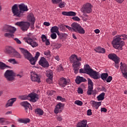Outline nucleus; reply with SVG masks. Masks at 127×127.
<instances>
[{"label": "nucleus", "mask_w": 127, "mask_h": 127, "mask_svg": "<svg viewBox=\"0 0 127 127\" xmlns=\"http://www.w3.org/2000/svg\"><path fill=\"white\" fill-rule=\"evenodd\" d=\"M12 12L14 16L16 17H21L23 16L25 11H28L27 5L24 3H21L19 5L14 4L11 8Z\"/></svg>", "instance_id": "1"}, {"label": "nucleus", "mask_w": 127, "mask_h": 127, "mask_svg": "<svg viewBox=\"0 0 127 127\" xmlns=\"http://www.w3.org/2000/svg\"><path fill=\"white\" fill-rule=\"evenodd\" d=\"M69 60L70 63H72V67L74 73L78 74L79 69H80V66H81V63H80V62L82 61V58H78L77 55L74 54L70 57Z\"/></svg>", "instance_id": "2"}, {"label": "nucleus", "mask_w": 127, "mask_h": 127, "mask_svg": "<svg viewBox=\"0 0 127 127\" xmlns=\"http://www.w3.org/2000/svg\"><path fill=\"white\" fill-rule=\"evenodd\" d=\"M79 73L88 74V75H89V76H90L91 78H93V79H95V80H97L99 78V74H98V72L93 70V69L91 68L89 64H86L84 69H80Z\"/></svg>", "instance_id": "3"}, {"label": "nucleus", "mask_w": 127, "mask_h": 127, "mask_svg": "<svg viewBox=\"0 0 127 127\" xmlns=\"http://www.w3.org/2000/svg\"><path fill=\"white\" fill-rule=\"evenodd\" d=\"M64 26L69 30V31H74L79 34H85V30L84 28L76 22H73L71 24V27L68 25H64Z\"/></svg>", "instance_id": "4"}, {"label": "nucleus", "mask_w": 127, "mask_h": 127, "mask_svg": "<svg viewBox=\"0 0 127 127\" xmlns=\"http://www.w3.org/2000/svg\"><path fill=\"white\" fill-rule=\"evenodd\" d=\"M2 31L3 32H6L4 34V36L5 37H7V38H11L13 37V33L16 31V28L10 25H4L2 28Z\"/></svg>", "instance_id": "5"}, {"label": "nucleus", "mask_w": 127, "mask_h": 127, "mask_svg": "<svg viewBox=\"0 0 127 127\" xmlns=\"http://www.w3.org/2000/svg\"><path fill=\"white\" fill-rule=\"evenodd\" d=\"M112 44L115 49H119V50H123V47L125 46V41L122 40L118 35L115 36L113 39Z\"/></svg>", "instance_id": "6"}, {"label": "nucleus", "mask_w": 127, "mask_h": 127, "mask_svg": "<svg viewBox=\"0 0 127 127\" xmlns=\"http://www.w3.org/2000/svg\"><path fill=\"white\" fill-rule=\"evenodd\" d=\"M93 5L91 3L87 2L83 4L81 8V11L84 16H88L86 14L92 13L93 11Z\"/></svg>", "instance_id": "7"}, {"label": "nucleus", "mask_w": 127, "mask_h": 127, "mask_svg": "<svg viewBox=\"0 0 127 127\" xmlns=\"http://www.w3.org/2000/svg\"><path fill=\"white\" fill-rule=\"evenodd\" d=\"M21 53L24 55V57L27 60L30 61V64L32 65V55L28 51L25 50L24 48H19Z\"/></svg>", "instance_id": "8"}, {"label": "nucleus", "mask_w": 127, "mask_h": 127, "mask_svg": "<svg viewBox=\"0 0 127 127\" xmlns=\"http://www.w3.org/2000/svg\"><path fill=\"white\" fill-rule=\"evenodd\" d=\"M15 25L19 26L22 31H27L30 26V23L28 22L21 21L16 22Z\"/></svg>", "instance_id": "9"}, {"label": "nucleus", "mask_w": 127, "mask_h": 127, "mask_svg": "<svg viewBox=\"0 0 127 127\" xmlns=\"http://www.w3.org/2000/svg\"><path fill=\"white\" fill-rule=\"evenodd\" d=\"M62 14H63V15H64L65 16H74L72 17V19L74 20V21H80V20H81L80 18H79L78 16H76V13L74 11H63L62 12Z\"/></svg>", "instance_id": "10"}, {"label": "nucleus", "mask_w": 127, "mask_h": 127, "mask_svg": "<svg viewBox=\"0 0 127 127\" xmlns=\"http://www.w3.org/2000/svg\"><path fill=\"white\" fill-rule=\"evenodd\" d=\"M7 81H13L14 80V72L12 70H7L4 74Z\"/></svg>", "instance_id": "11"}, {"label": "nucleus", "mask_w": 127, "mask_h": 127, "mask_svg": "<svg viewBox=\"0 0 127 127\" xmlns=\"http://www.w3.org/2000/svg\"><path fill=\"white\" fill-rule=\"evenodd\" d=\"M108 57L109 59L114 61L115 63L116 68H119V64L120 63V58L117 56V55L115 54H110L108 56Z\"/></svg>", "instance_id": "12"}, {"label": "nucleus", "mask_w": 127, "mask_h": 127, "mask_svg": "<svg viewBox=\"0 0 127 127\" xmlns=\"http://www.w3.org/2000/svg\"><path fill=\"white\" fill-rule=\"evenodd\" d=\"M59 84L62 88H64L66 86L70 85V81L64 77H61L59 80Z\"/></svg>", "instance_id": "13"}, {"label": "nucleus", "mask_w": 127, "mask_h": 127, "mask_svg": "<svg viewBox=\"0 0 127 127\" xmlns=\"http://www.w3.org/2000/svg\"><path fill=\"white\" fill-rule=\"evenodd\" d=\"M88 87L87 94L88 96H91L92 93H93V89H94V83H93V81H92L91 79L88 78Z\"/></svg>", "instance_id": "14"}, {"label": "nucleus", "mask_w": 127, "mask_h": 127, "mask_svg": "<svg viewBox=\"0 0 127 127\" xmlns=\"http://www.w3.org/2000/svg\"><path fill=\"white\" fill-rule=\"evenodd\" d=\"M120 69L123 75V77L127 79V65L126 64L121 63Z\"/></svg>", "instance_id": "15"}, {"label": "nucleus", "mask_w": 127, "mask_h": 127, "mask_svg": "<svg viewBox=\"0 0 127 127\" xmlns=\"http://www.w3.org/2000/svg\"><path fill=\"white\" fill-rule=\"evenodd\" d=\"M39 64L44 68H48L49 67V63L44 57L41 58L39 61Z\"/></svg>", "instance_id": "16"}, {"label": "nucleus", "mask_w": 127, "mask_h": 127, "mask_svg": "<svg viewBox=\"0 0 127 127\" xmlns=\"http://www.w3.org/2000/svg\"><path fill=\"white\" fill-rule=\"evenodd\" d=\"M65 105L63 103H59L55 107V110H54V113L55 114H59V113L62 112V110H63V108H64Z\"/></svg>", "instance_id": "17"}, {"label": "nucleus", "mask_w": 127, "mask_h": 127, "mask_svg": "<svg viewBox=\"0 0 127 127\" xmlns=\"http://www.w3.org/2000/svg\"><path fill=\"white\" fill-rule=\"evenodd\" d=\"M18 98L22 101L29 100L30 102H32V93H31L28 95H20L18 96Z\"/></svg>", "instance_id": "18"}, {"label": "nucleus", "mask_w": 127, "mask_h": 127, "mask_svg": "<svg viewBox=\"0 0 127 127\" xmlns=\"http://www.w3.org/2000/svg\"><path fill=\"white\" fill-rule=\"evenodd\" d=\"M90 104L93 109H95V110H98V109H99V107L102 105V101L97 102L92 100L90 102Z\"/></svg>", "instance_id": "19"}, {"label": "nucleus", "mask_w": 127, "mask_h": 127, "mask_svg": "<svg viewBox=\"0 0 127 127\" xmlns=\"http://www.w3.org/2000/svg\"><path fill=\"white\" fill-rule=\"evenodd\" d=\"M46 75L47 77L48 78L46 79L47 83L51 84L53 81V73H52V72H48Z\"/></svg>", "instance_id": "20"}, {"label": "nucleus", "mask_w": 127, "mask_h": 127, "mask_svg": "<svg viewBox=\"0 0 127 127\" xmlns=\"http://www.w3.org/2000/svg\"><path fill=\"white\" fill-rule=\"evenodd\" d=\"M87 121L86 120H83L77 123L76 125V127H89L87 125Z\"/></svg>", "instance_id": "21"}, {"label": "nucleus", "mask_w": 127, "mask_h": 127, "mask_svg": "<svg viewBox=\"0 0 127 127\" xmlns=\"http://www.w3.org/2000/svg\"><path fill=\"white\" fill-rule=\"evenodd\" d=\"M17 100L16 98H12L10 99L7 104L5 105V107L6 108H8V107H12V105H13V103H14V102H16Z\"/></svg>", "instance_id": "22"}, {"label": "nucleus", "mask_w": 127, "mask_h": 127, "mask_svg": "<svg viewBox=\"0 0 127 127\" xmlns=\"http://www.w3.org/2000/svg\"><path fill=\"white\" fill-rule=\"evenodd\" d=\"M14 51V49H13L12 47L7 46L5 48V53H7L9 54V55H11L12 53Z\"/></svg>", "instance_id": "23"}, {"label": "nucleus", "mask_w": 127, "mask_h": 127, "mask_svg": "<svg viewBox=\"0 0 127 127\" xmlns=\"http://www.w3.org/2000/svg\"><path fill=\"white\" fill-rule=\"evenodd\" d=\"M25 42H27L28 44L32 46V34L29 33L28 34V36L25 40Z\"/></svg>", "instance_id": "24"}, {"label": "nucleus", "mask_w": 127, "mask_h": 127, "mask_svg": "<svg viewBox=\"0 0 127 127\" xmlns=\"http://www.w3.org/2000/svg\"><path fill=\"white\" fill-rule=\"evenodd\" d=\"M94 51L97 53H101L102 54H105V53H106V49L101 47H98L95 48V49H94Z\"/></svg>", "instance_id": "25"}, {"label": "nucleus", "mask_w": 127, "mask_h": 127, "mask_svg": "<svg viewBox=\"0 0 127 127\" xmlns=\"http://www.w3.org/2000/svg\"><path fill=\"white\" fill-rule=\"evenodd\" d=\"M75 82L76 84H81L82 82H87V79L81 76H77Z\"/></svg>", "instance_id": "26"}, {"label": "nucleus", "mask_w": 127, "mask_h": 127, "mask_svg": "<svg viewBox=\"0 0 127 127\" xmlns=\"http://www.w3.org/2000/svg\"><path fill=\"white\" fill-rule=\"evenodd\" d=\"M20 105L22 106V107H24L25 108V111H27V108H29L31 107V105L27 102V101H23L20 103Z\"/></svg>", "instance_id": "27"}, {"label": "nucleus", "mask_w": 127, "mask_h": 127, "mask_svg": "<svg viewBox=\"0 0 127 127\" xmlns=\"http://www.w3.org/2000/svg\"><path fill=\"white\" fill-rule=\"evenodd\" d=\"M39 100V95L33 92L32 93V102L33 103H36V102H37Z\"/></svg>", "instance_id": "28"}, {"label": "nucleus", "mask_w": 127, "mask_h": 127, "mask_svg": "<svg viewBox=\"0 0 127 127\" xmlns=\"http://www.w3.org/2000/svg\"><path fill=\"white\" fill-rule=\"evenodd\" d=\"M32 80L33 82H36L38 83L41 82V81H40V77H39V76L37 74H33Z\"/></svg>", "instance_id": "29"}, {"label": "nucleus", "mask_w": 127, "mask_h": 127, "mask_svg": "<svg viewBox=\"0 0 127 127\" xmlns=\"http://www.w3.org/2000/svg\"><path fill=\"white\" fill-rule=\"evenodd\" d=\"M40 56V53L37 52L36 53V56L34 58H32V65H35V63H36L37 60H38V58Z\"/></svg>", "instance_id": "30"}, {"label": "nucleus", "mask_w": 127, "mask_h": 127, "mask_svg": "<svg viewBox=\"0 0 127 127\" xmlns=\"http://www.w3.org/2000/svg\"><path fill=\"white\" fill-rule=\"evenodd\" d=\"M10 56L11 57H16V58H21L20 54L18 53L15 50H14Z\"/></svg>", "instance_id": "31"}, {"label": "nucleus", "mask_w": 127, "mask_h": 127, "mask_svg": "<svg viewBox=\"0 0 127 127\" xmlns=\"http://www.w3.org/2000/svg\"><path fill=\"white\" fill-rule=\"evenodd\" d=\"M6 68H10V66L6 65L5 64L0 62V69L1 70H4Z\"/></svg>", "instance_id": "32"}, {"label": "nucleus", "mask_w": 127, "mask_h": 127, "mask_svg": "<svg viewBox=\"0 0 127 127\" xmlns=\"http://www.w3.org/2000/svg\"><path fill=\"white\" fill-rule=\"evenodd\" d=\"M109 77V74L108 73H103L101 74V78L104 82H106V80Z\"/></svg>", "instance_id": "33"}, {"label": "nucleus", "mask_w": 127, "mask_h": 127, "mask_svg": "<svg viewBox=\"0 0 127 127\" xmlns=\"http://www.w3.org/2000/svg\"><path fill=\"white\" fill-rule=\"evenodd\" d=\"M35 113L39 116H42L44 114V112L40 108H37L35 110Z\"/></svg>", "instance_id": "34"}, {"label": "nucleus", "mask_w": 127, "mask_h": 127, "mask_svg": "<svg viewBox=\"0 0 127 127\" xmlns=\"http://www.w3.org/2000/svg\"><path fill=\"white\" fill-rule=\"evenodd\" d=\"M105 93L104 92H102L97 97V99L98 101H103L105 99Z\"/></svg>", "instance_id": "35"}, {"label": "nucleus", "mask_w": 127, "mask_h": 127, "mask_svg": "<svg viewBox=\"0 0 127 127\" xmlns=\"http://www.w3.org/2000/svg\"><path fill=\"white\" fill-rule=\"evenodd\" d=\"M19 122H20V123H22V124H27L30 122V119L28 118L25 119H20L19 120Z\"/></svg>", "instance_id": "36"}, {"label": "nucleus", "mask_w": 127, "mask_h": 127, "mask_svg": "<svg viewBox=\"0 0 127 127\" xmlns=\"http://www.w3.org/2000/svg\"><path fill=\"white\" fill-rule=\"evenodd\" d=\"M59 30V28L57 27V26H55L54 27H52L51 29V32L52 33H54V32H57V31H58Z\"/></svg>", "instance_id": "37"}, {"label": "nucleus", "mask_w": 127, "mask_h": 127, "mask_svg": "<svg viewBox=\"0 0 127 127\" xmlns=\"http://www.w3.org/2000/svg\"><path fill=\"white\" fill-rule=\"evenodd\" d=\"M117 36L121 38V40H127V35L126 34H122V35H117Z\"/></svg>", "instance_id": "38"}, {"label": "nucleus", "mask_w": 127, "mask_h": 127, "mask_svg": "<svg viewBox=\"0 0 127 127\" xmlns=\"http://www.w3.org/2000/svg\"><path fill=\"white\" fill-rule=\"evenodd\" d=\"M27 20L29 22H31V23H32V13H30L28 16H27Z\"/></svg>", "instance_id": "39"}, {"label": "nucleus", "mask_w": 127, "mask_h": 127, "mask_svg": "<svg viewBox=\"0 0 127 127\" xmlns=\"http://www.w3.org/2000/svg\"><path fill=\"white\" fill-rule=\"evenodd\" d=\"M55 93H56V91H55L54 90H48L47 92V94L48 95V96H52V95H54V94H55Z\"/></svg>", "instance_id": "40"}, {"label": "nucleus", "mask_w": 127, "mask_h": 127, "mask_svg": "<svg viewBox=\"0 0 127 127\" xmlns=\"http://www.w3.org/2000/svg\"><path fill=\"white\" fill-rule=\"evenodd\" d=\"M74 104L77 105V106H80V107H81V106H83V102L80 100H76L74 101Z\"/></svg>", "instance_id": "41"}, {"label": "nucleus", "mask_w": 127, "mask_h": 127, "mask_svg": "<svg viewBox=\"0 0 127 127\" xmlns=\"http://www.w3.org/2000/svg\"><path fill=\"white\" fill-rule=\"evenodd\" d=\"M44 55L48 56V57H51V52L49 50H47L44 52Z\"/></svg>", "instance_id": "42"}, {"label": "nucleus", "mask_w": 127, "mask_h": 127, "mask_svg": "<svg viewBox=\"0 0 127 127\" xmlns=\"http://www.w3.org/2000/svg\"><path fill=\"white\" fill-rule=\"evenodd\" d=\"M8 62H9L10 63H12V64H17V62H16V61H15V59H10L8 60Z\"/></svg>", "instance_id": "43"}, {"label": "nucleus", "mask_w": 127, "mask_h": 127, "mask_svg": "<svg viewBox=\"0 0 127 127\" xmlns=\"http://www.w3.org/2000/svg\"><path fill=\"white\" fill-rule=\"evenodd\" d=\"M62 1V0H52V3L54 4H57L58 3H60Z\"/></svg>", "instance_id": "44"}, {"label": "nucleus", "mask_w": 127, "mask_h": 127, "mask_svg": "<svg viewBox=\"0 0 127 127\" xmlns=\"http://www.w3.org/2000/svg\"><path fill=\"white\" fill-rule=\"evenodd\" d=\"M55 48H56V49H59L60 48L62 47V44H55L54 45Z\"/></svg>", "instance_id": "45"}, {"label": "nucleus", "mask_w": 127, "mask_h": 127, "mask_svg": "<svg viewBox=\"0 0 127 127\" xmlns=\"http://www.w3.org/2000/svg\"><path fill=\"white\" fill-rule=\"evenodd\" d=\"M112 80H113V77H112V76H109L107 77L106 81L107 83H111Z\"/></svg>", "instance_id": "46"}, {"label": "nucleus", "mask_w": 127, "mask_h": 127, "mask_svg": "<svg viewBox=\"0 0 127 127\" xmlns=\"http://www.w3.org/2000/svg\"><path fill=\"white\" fill-rule=\"evenodd\" d=\"M65 36H67V35L66 34V33H61L60 35L59 36V38L60 39H62V38H65Z\"/></svg>", "instance_id": "47"}, {"label": "nucleus", "mask_w": 127, "mask_h": 127, "mask_svg": "<svg viewBox=\"0 0 127 127\" xmlns=\"http://www.w3.org/2000/svg\"><path fill=\"white\" fill-rule=\"evenodd\" d=\"M65 2L63 1L62 2H60V4H59V7H60V8H63V7H65Z\"/></svg>", "instance_id": "48"}, {"label": "nucleus", "mask_w": 127, "mask_h": 127, "mask_svg": "<svg viewBox=\"0 0 127 127\" xmlns=\"http://www.w3.org/2000/svg\"><path fill=\"white\" fill-rule=\"evenodd\" d=\"M57 100L58 101H61V102H65V98H62V97L60 96H58L57 98Z\"/></svg>", "instance_id": "49"}, {"label": "nucleus", "mask_w": 127, "mask_h": 127, "mask_svg": "<svg viewBox=\"0 0 127 127\" xmlns=\"http://www.w3.org/2000/svg\"><path fill=\"white\" fill-rule=\"evenodd\" d=\"M41 39L43 42H45V41L47 40V37H46L45 35H42L41 36Z\"/></svg>", "instance_id": "50"}, {"label": "nucleus", "mask_w": 127, "mask_h": 127, "mask_svg": "<svg viewBox=\"0 0 127 127\" xmlns=\"http://www.w3.org/2000/svg\"><path fill=\"white\" fill-rule=\"evenodd\" d=\"M51 37L52 39H56V38H57V35H56V33H53L51 35Z\"/></svg>", "instance_id": "51"}, {"label": "nucleus", "mask_w": 127, "mask_h": 127, "mask_svg": "<svg viewBox=\"0 0 127 127\" xmlns=\"http://www.w3.org/2000/svg\"><path fill=\"white\" fill-rule=\"evenodd\" d=\"M38 46V43L33 41L32 42V47L34 48V47H37Z\"/></svg>", "instance_id": "52"}, {"label": "nucleus", "mask_w": 127, "mask_h": 127, "mask_svg": "<svg viewBox=\"0 0 127 127\" xmlns=\"http://www.w3.org/2000/svg\"><path fill=\"white\" fill-rule=\"evenodd\" d=\"M57 120L59 121V122H61L62 121V116L61 115L57 116Z\"/></svg>", "instance_id": "53"}, {"label": "nucleus", "mask_w": 127, "mask_h": 127, "mask_svg": "<svg viewBox=\"0 0 127 127\" xmlns=\"http://www.w3.org/2000/svg\"><path fill=\"white\" fill-rule=\"evenodd\" d=\"M77 92L78 94H83V89L81 88H78L77 90Z\"/></svg>", "instance_id": "54"}, {"label": "nucleus", "mask_w": 127, "mask_h": 127, "mask_svg": "<svg viewBox=\"0 0 127 127\" xmlns=\"http://www.w3.org/2000/svg\"><path fill=\"white\" fill-rule=\"evenodd\" d=\"M92 110L91 109H89L88 111H87V116H92Z\"/></svg>", "instance_id": "55"}, {"label": "nucleus", "mask_w": 127, "mask_h": 127, "mask_svg": "<svg viewBox=\"0 0 127 127\" xmlns=\"http://www.w3.org/2000/svg\"><path fill=\"white\" fill-rule=\"evenodd\" d=\"M14 40H15V41H16V42L17 43H18V44H21V41H20V40H19V39L16 38L14 39Z\"/></svg>", "instance_id": "56"}, {"label": "nucleus", "mask_w": 127, "mask_h": 127, "mask_svg": "<svg viewBox=\"0 0 127 127\" xmlns=\"http://www.w3.org/2000/svg\"><path fill=\"white\" fill-rule=\"evenodd\" d=\"M54 58L56 60H57V61H60V57H59V56H56L55 57H54Z\"/></svg>", "instance_id": "57"}, {"label": "nucleus", "mask_w": 127, "mask_h": 127, "mask_svg": "<svg viewBox=\"0 0 127 127\" xmlns=\"http://www.w3.org/2000/svg\"><path fill=\"white\" fill-rule=\"evenodd\" d=\"M45 44L47 46H48V45H50V41H49V39H47L46 41H45Z\"/></svg>", "instance_id": "58"}, {"label": "nucleus", "mask_w": 127, "mask_h": 127, "mask_svg": "<svg viewBox=\"0 0 127 127\" xmlns=\"http://www.w3.org/2000/svg\"><path fill=\"white\" fill-rule=\"evenodd\" d=\"M108 110L106 109V108H101V111L103 112L104 113H107Z\"/></svg>", "instance_id": "59"}, {"label": "nucleus", "mask_w": 127, "mask_h": 127, "mask_svg": "<svg viewBox=\"0 0 127 127\" xmlns=\"http://www.w3.org/2000/svg\"><path fill=\"white\" fill-rule=\"evenodd\" d=\"M44 25H45L46 26H50V23L48 22H44Z\"/></svg>", "instance_id": "60"}, {"label": "nucleus", "mask_w": 127, "mask_h": 127, "mask_svg": "<svg viewBox=\"0 0 127 127\" xmlns=\"http://www.w3.org/2000/svg\"><path fill=\"white\" fill-rule=\"evenodd\" d=\"M4 122H5L4 118H0V124H3Z\"/></svg>", "instance_id": "61"}, {"label": "nucleus", "mask_w": 127, "mask_h": 127, "mask_svg": "<svg viewBox=\"0 0 127 127\" xmlns=\"http://www.w3.org/2000/svg\"><path fill=\"white\" fill-rule=\"evenodd\" d=\"M58 71H63V67L62 65H60L58 68Z\"/></svg>", "instance_id": "62"}, {"label": "nucleus", "mask_w": 127, "mask_h": 127, "mask_svg": "<svg viewBox=\"0 0 127 127\" xmlns=\"http://www.w3.org/2000/svg\"><path fill=\"white\" fill-rule=\"evenodd\" d=\"M94 32H95V33H96V34H99V33H100V30H99V29H95V30H94Z\"/></svg>", "instance_id": "63"}, {"label": "nucleus", "mask_w": 127, "mask_h": 127, "mask_svg": "<svg viewBox=\"0 0 127 127\" xmlns=\"http://www.w3.org/2000/svg\"><path fill=\"white\" fill-rule=\"evenodd\" d=\"M117 31H114L112 32V35L113 36H115V35H117Z\"/></svg>", "instance_id": "64"}]
</instances>
